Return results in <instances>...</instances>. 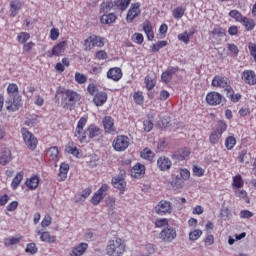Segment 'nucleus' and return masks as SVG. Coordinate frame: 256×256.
<instances>
[{
  "label": "nucleus",
  "mask_w": 256,
  "mask_h": 256,
  "mask_svg": "<svg viewBox=\"0 0 256 256\" xmlns=\"http://www.w3.org/2000/svg\"><path fill=\"white\" fill-rule=\"evenodd\" d=\"M9 98L6 100L7 111H19V107L23 105L21 95H19V87L17 84H9L7 87Z\"/></svg>",
  "instance_id": "obj_1"
},
{
  "label": "nucleus",
  "mask_w": 256,
  "mask_h": 256,
  "mask_svg": "<svg viewBox=\"0 0 256 256\" xmlns=\"http://www.w3.org/2000/svg\"><path fill=\"white\" fill-rule=\"evenodd\" d=\"M62 94V107L63 109H69L72 111L73 107L77 105L78 101H81V95L73 90H66L64 92H60Z\"/></svg>",
  "instance_id": "obj_2"
},
{
  "label": "nucleus",
  "mask_w": 256,
  "mask_h": 256,
  "mask_svg": "<svg viewBox=\"0 0 256 256\" xmlns=\"http://www.w3.org/2000/svg\"><path fill=\"white\" fill-rule=\"evenodd\" d=\"M107 255L109 256H121L125 253V244L121 238L110 240L106 248Z\"/></svg>",
  "instance_id": "obj_3"
},
{
  "label": "nucleus",
  "mask_w": 256,
  "mask_h": 256,
  "mask_svg": "<svg viewBox=\"0 0 256 256\" xmlns=\"http://www.w3.org/2000/svg\"><path fill=\"white\" fill-rule=\"evenodd\" d=\"M21 133L23 136V140H24L26 146L28 147V149H30V151H35V149H37V143H39V141L37 140L35 135H33V133L29 132V130H27V128H22Z\"/></svg>",
  "instance_id": "obj_4"
},
{
  "label": "nucleus",
  "mask_w": 256,
  "mask_h": 256,
  "mask_svg": "<svg viewBox=\"0 0 256 256\" xmlns=\"http://www.w3.org/2000/svg\"><path fill=\"white\" fill-rule=\"evenodd\" d=\"M87 125V117H81L77 123V127L75 130V137L79 139L81 143H85L87 139L88 131H84V127Z\"/></svg>",
  "instance_id": "obj_5"
},
{
  "label": "nucleus",
  "mask_w": 256,
  "mask_h": 256,
  "mask_svg": "<svg viewBox=\"0 0 256 256\" xmlns=\"http://www.w3.org/2000/svg\"><path fill=\"white\" fill-rule=\"evenodd\" d=\"M114 150L118 152L126 151L130 145L129 137L125 135L117 136L112 143Z\"/></svg>",
  "instance_id": "obj_6"
},
{
  "label": "nucleus",
  "mask_w": 256,
  "mask_h": 256,
  "mask_svg": "<svg viewBox=\"0 0 256 256\" xmlns=\"http://www.w3.org/2000/svg\"><path fill=\"white\" fill-rule=\"evenodd\" d=\"M177 238V230L171 226H167L159 233V239L163 241V243H171L174 239Z\"/></svg>",
  "instance_id": "obj_7"
},
{
  "label": "nucleus",
  "mask_w": 256,
  "mask_h": 256,
  "mask_svg": "<svg viewBox=\"0 0 256 256\" xmlns=\"http://www.w3.org/2000/svg\"><path fill=\"white\" fill-rule=\"evenodd\" d=\"M103 41H105V38L99 37L97 35H91L84 41V46L86 47L85 50L91 51L93 47H103V45H105Z\"/></svg>",
  "instance_id": "obj_8"
},
{
  "label": "nucleus",
  "mask_w": 256,
  "mask_h": 256,
  "mask_svg": "<svg viewBox=\"0 0 256 256\" xmlns=\"http://www.w3.org/2000/svg\"><path fill=\"white\" fill-rule=\"evenodd\" d=\"M155 211L157 215H167V213H171L173 211V206L170 201L161 200L155 207Z\"/></svg>",
  "instance_id": "obj_9"
},
{
  "label": "nucleus",
  "mask_w": 256,
  "mask_h": 256,
  "mask_svg": "<svg viewBox=\"0 0 256 256\" xmlns=\"http://www.w3.org/2000/svg\"><path fill=\"white\" fill-rule=\"evenodd\" d=\"M140 7L141 4L139 2L131 5L126 16V20L128 23H133V19H135V17H138L139 13H141Z\"/></svg>",
  "instance_id": "obj_10"
},
{
  "label": "nucleus",
  "mask_w": 256,
  "mask_h": 256,
  "mask_svg": "<svg viewBox=\"0 0 256 256\" xmlns=\"http://www.w3.org/2000/svg\"><path fill=\"white\" fill-rule=\"evenodd\" d=\"M206 101L208 105H221V102L223 101V95L218 92H210L206 96Z\"/></svg>",
  "instance_id": "obj_11"
},
{
  "label": "nucleus",
  "mask_w": 256,
  "mask_h": 256,
  "mask_svg": "<svg viewBox=\"0 0 256 256\" xmlns=\"http://www.w3.org/2000/svg\"><path fill=\"white\" fill-rule=\"evenodd\" d=\"M189 155H191V151L188 148H181L171 155V159H174L175 161L178 162L185 161V159L189 158Z\"/></svg>",
  "instance_id": "obj_12"
},
{
  "label": "nucleus",
  "mask_w": 256,
  "mask_h": 256,
  "mask_svg": "<svg viewBox=\"0 0 256 256\" xmlns=\"http://www.w3.org/2000/svg\"><path fill=\"white\" fill-rule=\"evenodd\" d=\"M112 185L114 189H119L120 195H123L125 193V189L127 187V182H125V179L122 177H113L112 178Z\"/></svg>",
  "instance_id": "obj_13"
},
{
  "label": "nucleus",
  "mask_w": 256,
  "mask_h": 256,
  "mask_svg": "<svg viewBox=\"0 0 256 256\" xmlns=\"http://www.w3.org/2000/svg\"><path fill=\"white\" fill-rule=\"evenodd\" d=\"M242 79L246 85H256V74L253 70H245Z\"/></svg>",
  "instance_id": "obj_14"
},
{
  "label": "nucleus",
  "mask_w": 256,
  "mask_h": 256,
  "mask_svg": "<svg viewBox=\"0 0 256 256\" xmlns=\"http://www.w3.org/2000/svg\"><path fill=\"white\" fill-rule=\"evenodd\" d=\"M229 85V79L225 76H215L212 80V87H220L225 89Z\"/></svg>",
  "instance_id": "obj_15"
},
{
  "label": "nucleus",
  "mask_w": 256,
  "mask_h": 256,
  "mask_svg": "<svg viewBox=\"0 0 256 256\" xmlns=\"http://www.w3.org/2000/svg\"><path fill=\"white\" fill-rule=\"evenodd\" d=\"M171 165H173V163L166 156H162L157 160V167L160 171H169V169H171Z\"/></svg>",
  "instance_id": "obj_16"
},
{
  "label": "nucleus",
  "mask_w": 256,
  "mask_h": 256,
  "mask_svg": "<svg viewBox=\"0 0 256 256\" xmlns=\"http://www.w3.org/2000/svg\"><path fill=\"white\" fill-rule=\"evenodd\" d=\"M65 45H67L66 41H62L55 45L52 49V52L48 57H59L65 53Z\"/></svg>",
  "instance_id": "obj_17"
},
{
  "label": "nucleus",
  "mask_w": 256,
  "mask_h": 256,
  "mask_svg": "<svg viewBox=\"0 0 256 256\" xmlns=\"http://www.w3.org/2000/svg\"><path fill=\"white\" fill-rule=\"evenodd\" d=\"M104 129L106 133H113L115 132V123L111 116H105L102 120Z\"/></svg>",
  "instance_id": "obj_18"
},
{
  "label": "nucleus",
  "mask_w": 256,
  "mask_h": 256,
  "mask_svg": "<svg viewBox=\"0 0 256 256\" xmlns=\"http://www.w3.org/2000/svg\"><path fill=\"white\" fill-rule=\"evenodd\" d=\"M93 103L96 107H102L107 103V93L106 92H98L93 98Z\"/></svg>",
  "instance_id": "obj_19"
},
{
  "label": "nucleus",
  "mask_w": 256,
  "mask_h": 256,
  "mask_svg": "<svg viewBox=\"0 0 256 256\" xmlns=\"http://www.w3.org/2000/svg\"><path fill=\"white\" fill-rule=\"evenodd\" d=\"M143 31L147 35L148 41H153L155 39V35L153 34V26L149 20H145L142 24Z\"/></svg>",
  "instance_id": "obj_20"
},
{
  "label": "nucleus",
  "mask_w": 256,
  "mask_h": 256,
  "mask_svg": "<svg viewBox=\"0 0 256 256\" xmlns=\"http://www.w3.org/2000/svg\"><path fill=\"white\" fill-rule=\"evenodd\" d=\"M108 79H112L113 81H119L121 77H123V73H121V68H111L107 72Z\"/></svg>",
  "instance_id": "obj_21"
},
{
  "label": "nucleus",
  "mask_w": 256,
  "mask_h": 256,
  "mask_svg": "<svg viewBox=\"0 0 256 256\" xmlns=\"http://www.w3.org/2000/svg\"><path fill=\"white\" fill-rule=\"evenodd\" d=\"M87 247H89V245L87 243H80L78 246L73 248L70 255L71 256H81L85 253V251H87Z\"/></svg>",
  "instance_id": "obj_22"
},
{
  "label": "nucleus",
  "mask_w": 256,
  "mask_h": 256,
  "mask_svg": "<svg viewBox=\"0 0 256 256\" xmlns=\"http://www.w3.org/2000/svg\"><path fill=\"white\" fill-rule=\"evenodd\" d=\"M132 173L136 179H141V176L145 175V165H142L141 163H137L133 167Z\"/></svg>",
  "instance_id": "obj_23"
},
{
  "label": "nucleus",
  "mask_w": 256,
  "mask_h": 256,
  "mask_svg": "<svg viewBox=\"0 0 256 256\" xmlns=\"http://www.w3.org/2000/svg\"><path fill=\"white\" fill-rule=\"evenodd\" d=\"M87 132L89 139H95V137L101 136L102 131L99 127L92 124L87 128Z\"/></svg>",
  "instance_id": "obj_24"
},
{
  "label": "nucleus",
  "mask_w": 256,
  "mask_h": 256,
  "mask_svg": "<svg viewBox=\"0 0 256 256\" xmlns=\"http://www.w3.org/2000/svg\"><path fill=\"white\" fill-rule=\"evenodd\" d=\"M100 21L103 25H111V23H115V21H117V16L114 13H109L103 15L100 18Z\"/></svg>",
  "instance_id": "obj_25"
},
{
  "label": "nucleus",
  "mask_w": 256,
  "mask_h": 256,
  "mask_svg": "<svg viewBox=\"0 0 256 256\" xmlns=\"http://www.w3.org/2000/svg\"><path fill=\"white\" fill-rule=\"evenodd\" d=\"M38 235H40L41 241H44L45 243H55L57 241V237L51 236L49 232H43L38 231Z\"/></svg>",
  "instance_id": "obj_26"
},
{
  "label": "nucleus",
  "mask_w": 256,
  "mask_h": 256,
  "mask_svg": "<svg viewBox=\"0 0 256 256\" xmlns=\"http://www.w3.org/2000/svg\"><path fill=\"white\" fill-rule=\"evenodd\" d=\"M26 186L31 191L37 189V187H39V178H38V176H32L30 179H27L26 180Z\"/></svg>",
  "instance_id": "obj_27"
},
{
  "label": "nucleus",
  "mask_w": 256,
  "mask_h": 256,
  "mask_svg": "<svg viewBox=\"0 0 256 256\" xmlns=\"http://www.w3.org/2000/svg\"><path fill=\"white\" fill-rule=\"evenodd\" d=\"M171 187L175 190L177 189H183L184 185H185V181L182 180L181 177L179 176H175L172 181L170 182Z\"/></svg>",
  "instance_id": "obj_28"
},
{
  "label": "nucleus",
  "mask_w": 256,
  "mask_h": 256,
  "mask_svg": "<svg viewBox=\"0 0 256 256\" xmlns=\"http://www.w3.org/2000/svg\"><path fill=\"white\" fill-rule=\"evenodd\" d=\"M114 5L119 11H126L127 7L131 5V0H115Z\"/></svg>",
  "instance_id": "obj_29"
},
{
  "label": "nucleus",
  "mask_w": 256,
  "mask_h": 256,
  "mask_svg": "<svg viewBox=\"0 0 256 256\" xmlns=\"http://www.w3.org/2000/svg\"><path fill=\"white\" fill-rule=\"evenodd\" d=\"M238 161L240 163H246V165H249V163H251V154L247 153V150H242L239 153Z\"/></svg>",
  "instance_id": "obj_30"
},
{
  "label": "nucleus",
  "mask_w": 256,
  "mask_h": 256,
  "mask_svg": "<svg viewBox=\"0 0 256 256\" xmlns=\"http://www.w3.org/2000/svg\"><path fill=\"white\" fill-rule=\"evenodd\" d=\"M67 173H69V164L62 163L60 165V170H59L60 181H65L67 179Z\"/></svg>",
  "instance_id": "obj_31"
},
{
  "label": "nucleus",
  "mask_w": 256,
  "mask_h": 256,
  "mask_svg": "<svg viewBox=\"0 0 256 256\" xmlns=\"http://www.w3.org/2000/svg\"><path fill=\"white\" fill-rule=\"evenodd\" d=\"M11 162V150L6 149L2 152L0 157V165H7V163Z\"/></svg>",
  "instance_id": "obj_32"
},
{
  "label": "nucleus",
  "mask_w": 256,
  "mask_h": 256,
  "mask_svg": "<svg viewBox=\"0 0 256 256\" xmlns=\"http://www.w3.org/2000/svg\"><path fill=\"white\" fill-rule=\"evenodd\" d=\"M241 23L244 25L246 31H253L255 29V20L254 19L244 17V19L242 20Z\"/></svg>",
  "instance_id": "obj_33"
},
{
  "label": "nucleus",
  "mask_w": 256,
  "mask_h": 256,
  "mask_svg": "<svg viewBox=\"0 0 256 256\" xmlns=\"http://www.w3.org/2000/svg\"><path fill=\"white\" fill-rule=\"evenodd\" d=\"M21 9V2L14 0L10 3V11L12 17H17V11Z\"/></svg>",
  "instance_id": "obj_34"
},
{
  "label": "nucleus",
  "mask_w": 256,
  "mask_h": 256,
  "mask_svg": "<svg viewBox=\"0 0 256 256\" xmlns=\"http://www.w3.org/2000/svg\"><path fill=\"white\" fill-rule=\"evenodd\" d=\"M23 181V172H19L16 174V176L13 178L11 187L13 190L17 189L19 185H21V182Z\"/></svg>",
  "instance_id": "obj_35"
},
{
  "label": "nucleus",
  "mask_w": 256,
  "mask_h": 256,
  "mask_svg": "<svg viewBox=\"0 0 256 256\" xmlns=\"http://www.w3.org/2000/svg\"><path fill=\"white\" fill-rule=\"evenodd\" d=\"M229 17H231L238 23L243 22V19L245 18V16H243V14H241V12H239V10H231L229 12Z\"/></svg>",
  "instance_id": "obj_36"
},
{
  "label": "nucleus",
  "mask_w": 256,
  "mask_h": 256,
  "mask_svg": "<svg viewBox=\"0 0 256 256\" xmlns=\"http://www.w3.org/2000/svg\"><path fill=\"white\" fill-rule=\"evenodd\" d=\"M163 47H167V41L165 40L158 41L152 45L151 53H157L160 51V49H163Z\"/></svg>",
  "instance_id": "obj_37"
},
{
  "label": "nucleus",
  "mask_w": 256,
  "mask_h": 256,
  "mask_svg": "<svg viewBox=\"0 0 256 256\" xmlns=\"http://www.w3.org/2000/svg\"><path fill=\"white\" fill-rule=\"evenodd\" d=\"M244 182H243V178L241 177V175H236L233 177V183L232 186L235 187L236 189H241V187H243Z\"/></svg>",
  "instance_id": "obj_38"
},
{
  "label": "nucleus",
  "mask_w": 256,
  "mask_h": 256,
  "mask_svg": "<svg viewBox=\"0 0 256 256\" xmlns=\"http://www.w3.org/2000/svg\"><path fill=\"white\" fill-rule=\"evenodd\" d=\"M220 139H221L220 133L213 131L210 134L209 141H210L211 145H217V143H219Z\"/></svg>",
  "instance_id": "obj_39"
},
{
  "label": "nucleus",
  "mask_w": 256,
  "mask_h": 256,
  "mask_svg": "<svg viewBox=\"0 0 256 256\" xmlns=\"http://www.w3.org/2000/svg\"><path fill=\"white\" fill-rule=\"evenodd\" d=\"M236 143H237V140L235 139V137L229 136L228 138H226L225 147L226 149H228V151H231V149L235 147Z\"/></svg>",
  "instance_id": "obj_40"
},
{
  "label": "nucleus",
  "mask_w": 256,
  "mask_h": 256,
  "mask_svg": "<svg viewBox=\"0 0 256 256\" xmlns=\"http://www.w3.org/2000/svg\"><path fill=\"white\" fill-rule=\"evenodd\" d=\"M225 131H227V124L223 121H218L216 124V133H220V135H223V133H225Z\"/></svg>",
  "instance_id": "obj_41"
},
{
  "label": "nucleus",
  "mask_w": 256,
  "mask_h": 256,
  "mask_svg": "<svg viewBox=\"0 0 256 256\" xmlns=\"http://www.w3.org/2000/svg\"><path fill=\"white\" fill-rule=\"evenodd\" d=\"M212 37H225V29L216 26L212 32H211Z\"/></svg>",
  "instance_id": "obj_42"
},
{
  "label": "nucleus",
  "mask_w": 256,
  "mask_h": 256,
  "mask_svg": "<svg viewBox=\"0 0 256 256\" xmlns=\"http://www.w3.org/2000/svg\"><path fill=\"white\" fill-rule=\"evenodd\" d=\"M29 39H31V34L27 33V32H21L18 34L17 36V40L20 43H27V41H29Z\"/></svg>",
  "instance_id": "obj_43"
},
{
  "label": "nucleus",
  "mask_w": 256,
  "mask_h": 256,
  "mask_svg": "<svg viewBox=\"0 0 256 256\" xmlns=\"http://www.w3.org/2000/svg\"><path fill=\"white\" fill-rule=\"evenodd\" d=\"M155 83V79H153L151 76L148 75L145 77L146 89H148V91H151V89L155 87Z\"/></svg>",
  "instance_id": "obj_44"
},
{
  "label": "nucleus",
  "mask_w": 256,
  "mask_h": 256,
  "mask_svg": "<svg viewBox=\"0 0 256 256\" xmlns=\"http://www.w3.org/2000/svg\"><path fill=\"white\" fill-rule=\"evenodd\" d=\"M201 235H203V231L197 229L189 233V239L190 241H197Z\"/></svg>",
  "instance_id": "obj_45"
},
{
  "label": "nucleus",
  "mask_w": 256,
  "mask_h": 256,
  "mask_svg": "<svg viewBox=\"0 0 256 256\" xmlns=\"http://www.w3.org/2000/svg\"><path fill=\"white\" fill-rule=\"evenodd\" d=\"M153 151L149 150V148H145L141 154L140 157H142V159H148V161H151V159H153Z\"/></svg>",
  "instance_id": "obj_46"
},
{
  "label": "nucleus",
  "mask_w": 256,
  "mask_h": 256,
  "mask_svg": "<svg viewBox=\"0 0 256 256\" xmlns=\"http://www.w3.org/2000/svg\"><path fill=\"white\" fill-rule=\"evenodd\" d=\"M75 82L79 83V85H83L84 83H87V76L84 74H81L79 72L75 73Z\"/></svg>",
  "instance_id": "obj_47"
},
{
  "label": "nucleus",
  "mask_w": 256,
  "mask_h": 256,
  "mask_svg": "<svg viewBox=\"0 0 256 256\" xmlns=\"http://www.w3.org/2000/svg\"><path fill=\"white\" fill-rule=\"evenodd\" d=\"M48 155L53 160L57 159V157H59V148H57V146H53V147L49 148Z\"/></svg>",
  "instance_id": "obj_48"
},
{
  "label": "nucleus",
  "mask_w": 256,
  "mask_h": 256,
  "mask_svg": "<svg viewBox=\"0 0 256 256\" xmlns=\"http://www.w3.org/2000/svg\"><path fill=\"white\" fill-rule=\"evenodd\" d=\"M180 176V179H182L183 181H189L191 177V172H189L187 168H182L180 169Z\"/></svg>",
  "instance_id": "obj_49"
},
{
  "label": "nucleus",
  "mask_w": 256,
  "mask_h": 256,
  "mask_svg": "<svg viewBox=\"0 0 256 256\" xmlns=\"http://www.w3.org/2000/svg\"><path fill=\"white\" fill-rule=\"evenodd\" d=\"M183 15H185V9L184 8L177 7L176 9H174V11H173L174 19H181V17H183Z\"/></svg>",
  "instance_id": "obj_50"
},
{
  "label": "nucleus",
  "mask_w": 256,
  "mask_h": 256,
  "mask_svg": "<svg viewBox=\"0 0 256 256\" xmlns=\"http://www.w3.org/2000/svg\"><path fill=\"white\" fill-rule=\"evenodd\" d=\"M103 199H105V197H103L102 195H100L96 192V193H94V195L91 199V203H92V205H98L100 202L103 201Z\"/></svg>",
  "instance_id": "obj_51"
},
{
  "label": "nucleus",
  "mask_w": 256,
  "mask_h": 256,
  "mask_svg": "<svg viewBox=\"0 0 256 256\" xmlns=\"http://www.w3.org/2000/svg\"><path fill=\"white\" fill-rule=\"evenodd\" d=\"M19 241H21V239L12 237V238L5 239L4 244L6 245V247H10V245H17Z\"/></svg>",
  "instance_id": "obj_52"
},
{
  "label": "nucleus",
  "mask_w": 256,
  "mask_h": 256,
  "mask_svg": "<svg viewBox=\"0 0 256 256\" xmlns=\"http://www.w3.org/2000/svg\"><path fill=\"white\" fill-rule=\"evenodd\" d=\"M133 97L137 105H143V92H135Z\"/></svg>",
  "instance_id": "obj_53"
},
{
  "label": "nucleus",
  "mask_w": 256,
  "mask_h": 256,
  "mask_svg": "<svg viewBox=\"0 0 256 256\" xmlns=\"http://www.w3.org/2000/svg\"><path fill=\"white\" fill-rule=\"evenodd\" d=\"M37 245L35 243H30L26 247V253H30V255H35L37 253Z\"/></svg>",
  "instance_id": "obj_54"
},
{
  "label": "nucleus",
  "mask_w": 256,
  "mask_h": 256,
  "mask_svg": "<svg viewBox=\"0 0 256 256\" xmlns=\"http://www.w3.org/2000/svg\"><path fill=\"white\" fill-rule=\"evenodd\" d=\"M155 226L160 228L169 227V221L167 220V218L158 219L155 221Z\"/></svg>",
  "instance_id": "obj_55"
},
{
  "label": "nucleus",
  "mask_w": 256,
  "mask_h": 256,
  "mask_svg": "<svg viewBox=\"0 0 256 256\" xmlns=\"http://www.w3.org/2000/svg\"><path fill=\"white\" fill-rule=\"evenodd\" d=\"M253 217V212L249 210H242L240 212V219H251Z\"/></svg>",
  "instance_id": "obj_56"
},
{
  "label": "nucleus",
  "mask_w": 256,
  "mask_h": 256,
  "mask_svg": "<svg viewBox=\"0 0 256 256\" xmlns=\"http://www.w3.org/2000/svg\"><path fill=\"white\" fill-rule=\"evenodd\" d=\"M37 123V115L31 116L30 118H27L25 121V125L28 127H33Z\"/></svg>",
  "instance_id": "obj_57"
},
{
  "label": "nucleus",
  "mask_w": 256,
  "mask_h": 256,
  "mask_svg": "<svg viewBox=\"0 0 256 256\" xmlns=\"http://www.w3.org/2000/svg\"><path fill=\"white\" fill-rule=\"evenodd\" d=\"M161 79L163 83H170L171 79H173V76L169 74L166 70L165 72L162 73Z\"/></svg>",
  "instance_id": "obj_58"
},
{
  "label": "nucleus",
  "mask_w": 256,
  "mask_h": 256,
  "mask_svg": "<svg viewBox=\"0 0 256 256\" xmlns=\"http://www.w3.org/2000/svg\"><path fill=\"white\" fill-rule=\"evenodd\" d=\"M228 50H230L235 57L239 55V47H237L235 44H228Z\"/></svg>",
  "instance_id": "obj_59"
},
{
  "label": "nucleus",
  "mask_w": 256,
  "mask_h": 256,
  "mask_svg": "<svg viewBox=\"0 0 256 256\" xmlns=\"http://www.w3.org/2000/svg\"><path fill=\"white\" fill-rule=\"evenodd\" d=\"M248 49L250 51V55L253 57V59L256 58V44L253 42H250L248 44Z\"/></svg>",
  "instance_id": "obj_60"
},
{
  "label": "nucleus",
  "mask_w": 256,
  "mask_h": 256,
  "mask_svg": "<svg viewBox=\"0 0 256 256\" xmlns=\"http://www.w3.org/2000/svg\"><path fill=\"white\" fill-rule=\"evenodd\" d=\"M143 125H144V131H146V133H149V131L153 129V122L151 120H145L143 122Z\"/></svg>",
  "instance_id": "obj_61"
},
{
  "label": "nucleus",
  "mask_w": 256,
  "mask_h": 256,
  "mask_svg": "<svg viewBox=\"0 0 256 256\" xmlns=\"http://www.w3.org/2000/svg\"><path fill=\"white\" fill-rule=\"evenodd\" d=\"M106 205L111 211H113V209H115V198L108 197L106 199Z\"/></svg>",
  "instance_id": "obj_62"
},
{
  "label": "nucleus",
  "mask_w": 256,
  "mask_h": 256,
  "mask_svg": "<svg viewBox=\"0 0 256 256\" xmlns=\"http://www.w3.org/2000/svg\"><path fill=\"white\" fill-rule=\"evenodd\" d=\"M179 41H182L183 43H189V34L187 32L180 33L178 35Z\"/></svg>",
  "instance_id": "obj_63"
},
{
  "label": "nucleus",
  "mask_w": 256,
  "mask_h": 256,
  "mask_svg": "<svg viewBox=\"0 0 256 256\" xmlns=\"http://www.w3.org/2000/svg\"><path fill=\"white\" fill-rule=\"evenodd\" d=\"M107 191H109V185L102 184V186L99 188V190L96 193H98V194L102 195L103 197H105Z\"/></svg>",
  "instance_id": "obj_64"
}]
</instances>
